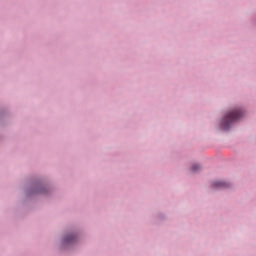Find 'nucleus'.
<instances>
[{"mask_svg": "<svg viewBox=\"0 0 256 256\" xmlns=\"http://www.w3.org/2000/svg\"><path fill=\"white\" fill-rule=\"evenodd\" d=\"M200 169V166L198 164H195L192 166V171L195 172Z\"/></svg>", "mask_w": 256, "mask_h": 256, "instance_id": "20e7f679", "label": "nucleus"}, {"mask_svg": "<svg viewBox=\"0 0 256 256\" xmlns=\"http://www.w3.org/2000/svg\"><path fill=\"white\" fill-rule=\"evenodd\" d=\"M212 187H214V189H226L229 187V184L224 181H215L213 182Z\"/></svg>", "mask_w": 256, "mask_h": 256, "instance_id": "f03ea898", "label": "nucleus"}, {"mask_svg": "<svg viewBox=\"0 0 256 256\" xmlns=\"http://www.w3.org/2000/svg\"><path fill=\"white\" fill-rule=\"evenodd\" d=\"M74 236L73 235H68L64 238V243H71L73 241Z\"/></svg>", "mask_w": 256, "mask_h": 256, "instance_id": "7ed1b4c3", "label": "nucleus"}, {"mask_svg": "<svg viewBox=\"0 0 256 256\" xmlns=\"http://www.w3.org/2000/svg\"><path fill=\"white\" fill-rule=\"evenodd\" d=\"M36 193H43V190H37V188L34 186V195H36Z\"/></svg>", "mask_w": 256, "mask_h": 256, "instance_id": "39448f33", "label": "nucleus"}, {"mask_svg": "<svg viewBox=\"0 0 256 256\" xmlns=\"http://www.w3.org/2000/svg\"><path fill=\"white\" fill-rule=\"evenodd\" d=\"M243 116V112L240 109H234L230 111L222 120L221 127L223 130H228L231 123L237 121Z\"/></svg>", "mask_w": 256, "mask_h": 256, "instance_id": "f257e3e1", "label": "nucleus"}]
</instances>
